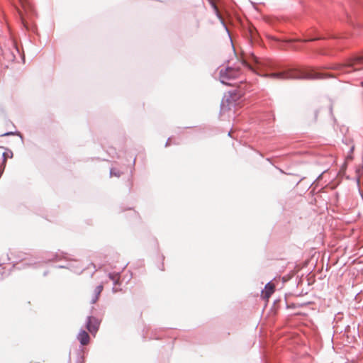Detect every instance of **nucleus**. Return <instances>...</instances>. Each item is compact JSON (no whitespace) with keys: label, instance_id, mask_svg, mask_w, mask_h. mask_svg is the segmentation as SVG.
<instances>
[{"label":"nucleus","instance_id":"1","mask_svg":"<svg viewBox=\"0 0 363 363\" xmlns=\"http://www.w3.org/2000/svg\"><path fill=\"white\" fill-rule=\"evenodd\" d=\"M255 72L261 76L274 79H318L332 77L329 74L320 73L312 69H289L281 72L271 74H261L257 70Z\"/></svg>","mask_w":363,"mask_h":363},{"label":"nucleus","instance_id":"2","mask_svg":"<svg viewBox=\"0 0 363 363\" xmlns=\"http://www.w3.org/2000/svg\"><path fill=\"white\" fill-rule=\"evenodd\" d=\"M240 75V70L238 68L231 67L221 68L219 72L220 81L222 84L228 86H236V80Z\"/></svg>","mask_w":363,"mask_h":363},{"label":"nucleus","instance_id":"3","mask_svg":"<svg viewBox=\"0 0 363 363\" xmlns=\"http://www.w3.org/2000/svg\"><path fill=\"white\" fill-rule=\"evenodd\" d=\"M363 64V56L359 57H355L350 60H349L345 64H337L334 67V69L339 70L342 72H349L350 71L347 70L349 68H352L354 70L359 69V68L357 66L358 65Z\"/></svg>","mask_w":363,"mask_h":363},{"label":"nucleus","instance_id":"4","mask_svg":"<svg viewBox=\"0 0 363 363\" xmlns=\"http://www.w3.org/2000/svg\"><path fill=\"white\" fill-rule=\"evenodd\" d=\"M99 323L91 316H88L86 319V328L91 333H96L99 328Z\"/></svg>","mask_w":363,"mask_h":363},{"label":"nucleus","instance_id":"5","mask_svg":"<svg viewBox=\"0 0 363 363\" xmlns=\"http://www.w3.org/2000/svg\"><path fill=\"white\" fill-rule=\"evenodd\" d=\"M274 291V285L269 282L265 285L264 290L262 291V296L264 298L268 299Z\"/></svg>","mask_w":363,"mask_h":363},{"label":"nucleus","instance_id":"6","mask_svg":"<svg viewBox=\"0 0 363 363\" xmlns=\"http://www.w3.org/2000/svg\"><path fill=\"white\" fill-rule=\"evenodd\" d=\"M77 340L81 345H86L89 342V335L85 330H81L77 335Z\"/></svg>","mask_w":363,"mask_h":363},{"label":"nucleus","instance_id":"7","mask_svg":"<svg viewBox=\"0 0 363 363\" xmlns=\"http://www.w3.org/2000/svg\"><path fill=\"white\" fill-rule=\"evenodd\" d=\"M103 289H104V286L102 284H100L95 288L94 296L91 301V303H95L97 301V300L99 299V296L100 294L101 293Z\"/></svg>","mask_w":363,"mask_h":363},{"label":"nucleus","instance_id":"8","mask_svg":"<svg viewBox=\"0 0 363 363\" xmlns=\"http://www.w3.org/2000/svg\"><path fill=\"white\" fill-rule=\"evenodd\" d=\"M76 265H69L67 267L68 268L71 269L74 273L79 274L83 269V267L80 265L79 262L75 261Z\"/></svg>","mask_w":363,"mask_h":363},{"label":"nucleus","instance_id":"9","mask_svg":"<svg viewBox=\"0 0 363 363\" xmlns=\"http://www.w3.org/2000/svg\"><path fill=\"white\" fill-rule=\"evenodd\" d=\"M231 106H233V104H225V99H223L220 104V112L225 113L226 111L230 110Z\"/></svg>","mask_w":363,"mask_h":363},{"label":"nucleus","instance_id":"10","mask_svg":"<svg viewBox=\"0 0 363 363\" xmlns=\"http://www.w3.org/2000/svg\"><path fill=\"white\" fill-rule=\"evenodd\" d=\"M108 277L110 278V279H111L113 281L114 284H116L119 280L120 276H119L118 273H117V274L109 273Z\"/></svg>","mask_w":363,"mask_h":363},{"label":"nucleus","instance_id":"11","mask_svg":"<svg viewBox=\"0 0 363 363\" xmlns=\"http://www.w3.org/2000/svg\"><path fill=\"white\" fill-rule=\"evenodd\" d=\"M110 175H111V177L115 176V177H119L121 175V173L119 171H117L115 169H111Z\"/></svg>","mask_w":363,"mask_h":363},{"label":"nucleus","instance_id":"12","mask_svg":"<svg viewBox=\"0 0 363 363\" xmlns=\"http://www.w3.org/2000/svg\"><path fill=\"white\" fill-rule=\"evenodd\" d=\"M2 156H3V165H4V167H3V168H2L1 171V174H2V172H3L4 169V167H5V164H6V153L4 152Z\"/></svg>","mask_w":363,"mask_h":363},{"label":"nucleus","instance_id":"13","mask_svg":"<svg viewBox=\"0 0 363 363\" xmlns=\"http://www.w3.org/2000/svg\"><path fill=\"white\" fill-rule=\"evenodd\" d=\"M253 58H254V60H255V61L256 64H257V65H260V61H259V59H257L256 57H254Z\"/></svg>","mask_w":363,"mask_h":363},{"label":"nucleus","instance_id":"14","mask_svg":"<svg viewBox=\"0 0 363 363\" xmlns=\"http://www.w3.org/2000/svg\"><path fill=\"white\" fill-rule=\"evenodd\" d=\"M212 6H213V9H215L216 13L217 14H218V9H217L216 6L214 4H212Z\"/></svg>","mask_w":363,"mask_h":363},{"label":"nucleus","instance_id":"15","mask_svg":"<svg viewBox=\"0 0 363 363\" xmlns=\"http://www.w3.org/2000/svg\"><path fill=\"white\" fill-rule=\"evenodd\" d=\"M243 65H244L245 66L248 67L250 69H253L251 67V66H250V65H249L246 62H243Z\"/></svg>","mask_w":363,"mask_h":363},{"label":"nucleus","instance_id":"16","mask_svg":"<svg viewBox=\"0 0 363 363\" xmlns=\"http://www.w3.org/2000/svg\"><path fill=\"white\" fill-rule=\"evenodd\" d=\"M170 140H171L170 138H169V139L167 140V143H166V145H165V146H166V147H167V146H168V145H169V144H170V143H170Z\"/></svg>","mask_w":363,"mask_h":363},{"label":"nucleus","instance_id":"17","mask_svg":"<svg viewBox=\"0 0 363 363\" xmlns=\"http://www.w3.org/2000/svg\"><path fill=\"white\" fill-rule=\"evenodd\" d=\"M13 133L10 132V133H4L3 135H12Z\"/></svg>","mask_w":363,"mask_h":363},{"label":"nucleus","instance_id":"18","mask_svg":"<svg viewBox=\"0 0 363 363\" xmlns=\"http://www.w3.org/2000/svg\"><path fill=\"white\" fill-rule=\"evenodd\" d=\"M113 292H116V291H117V289H116V288H114V287H113Z\"/></svg>","mask_w":363,"mask_h":363}]
</instances>
